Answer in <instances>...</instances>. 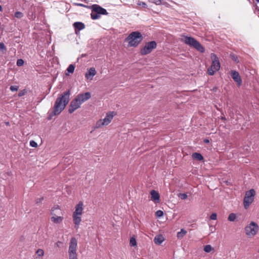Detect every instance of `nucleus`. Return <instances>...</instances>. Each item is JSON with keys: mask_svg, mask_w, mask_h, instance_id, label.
Returning a JSON list of instances; mask_svg holds the SVG:
<instances>
[{"mask_svg": "<svg viewBox=\"0 0 259 259\" xmlns=\"http://www.w3.org/2000/svg\"><path fill=\"white\" fill-rule=\"evenodd\" d=\"M70 91L69 90L61 94L56 99L54 108L51 112L52 116L59 114L68 104L70 99Z\"/></svg>", "mask_w": 259, "mask_h": 259, "instance_id": "obj_1", "label": "nucleus"}, {"mask_svg": "<svg viewBox=\"0 0 259 259\" xmlns=\"http://www.w3.org/2000/svg\"><path fill=\"white\" fill-rule=\"evenodd\" d=\"M143 36L141 33L138 31H134L130 33L126 37V40L128 41L129 47H136L143 40Z\"/></svg>", "mask_w": 259, "mask_h": 259, "instance_id": "obj_2", "label": "nucleus"}, {"mask_svg": "<svg viewBox=\"0 0 259 259\" xmlns=\"http://www.w3.org/2000/svg\"><path fill=\"white\" fill-rule=\"evenodd\" d=\"M92 12L91 13V18L93 20L99 19L101 15H107L108 13L106 10L98 5H93L91 6Z\"/></svg>", "mask_w": 259, "mask_h": 259, "instance_id": "obj_3", "label": "nucleus"}, {"mask_svg": "<svg viewBox=\"0 0 259 259\" xmlns=\"http://www.w3.org/2000/svg\"><path fill=\"white\" fill-rule=\"evenodd\" d=\"M182 40L186 45L195 48L198 51L201 53H203L204 52V49L203 46L194 38L191 36H185L183 38H182Z\"/></svg>", "mask_w": 259, "mask_h": 259, "instance_id": "obj_4", "label": "nucleus"}, {"mask_svg": "<svg viewBox=\"0 0 259 259\" xmlns=\"http://www.w3.org/2000/svg\"><path fill=\"white\" fill-rule=\"evenodd\" d=\"M255 195V191L253 189H251L245 192L243 199L244 207L245 209H247L249 205L252 203Z\"/></svg>", "mask_w": 259, "mask_h": 259, "instance_id": "obj_5", "label": "nucleus"}, {"mask_svg": "<svg viewBox=\"0 0 259 259\" xmlns=\"http://www.w3.org/2000/svg\"><path fill=\"white\" fill-rule=\"evenodd\" d=\"M77 245L76 239L74 237L71 238L68 250L69 259H77L76 253Z\"/></svg>", "mask_w": 259, "mask_h": 259, "instance_id": "obj_6", "label": "nucleus"}, {"mask_svg": "<svg viewBox=\"0 0 259 259\" xmlns=\"http://www.w3.org/2000/svg\"><path fill=\"white\" fill-rule=\"evenodd\" d=\"M259 227L258 225L254 222H251L245 228L246 234L249 236H254L258 232Z\"/></svg>", "mask_w": 259, "mask_h": 259, "instance_id": "obj_7", "label": "nucleus"}, {"mask_svg": "<svg viewBox=\"0 0 259 259\" xmlns=\"http://www.w3.org/2000/svg\"><path fill=\"white\" fill-rule=\"evenodd\" d=\"M113 112H109L107 113L105 117L103 119L99 120L96 124V127L100 128L102 126L109 124L113 117Z\"/></svg>", "mask_w": 259, "mask_h": 259, "instance_id": "obj_8", "label": "nucleus"}, {"mask_svg": "<svg viewBox=\"0 0 259 259\" xmlns=\"http://www.w3.org/2000/svg\"><path fill=\"white\" fill-rule=\"evenodd\" d=\"M157 44L155 41H151L146 44L145 46L141 49L140 53L143 55L150 53L152 50L156 48Z\"/></svg>", "mask_w": 259, "mask_h": 259, "instance_id": "obj_9", "label": "nucleus"}, {"mask_svg": "<svg viewBox=\"0 0 259 259\" xmlns=\"http://www.w3.org/2000/svg\"><path fill=\"white\" fill-rule=\"evenodd\" d=\"M210 58L212 60V63L210 67L213 68L215 71H218L221 67L218 57L215 54L211 53L210 55Z\"/></svg>", "mask_w": 259, "mask_h": 259, "instance_id": "obj_10", "label": "nucleus"}, {"mask_svg": "<svg viewBox=\"0 0 259 259\" xmlns=\"http://www.w3.org/2000/svg\"><path fill=\"white\" fill-rule=\"evenodd\" d=\"M81 104L80 101L75 97L70 103L68 112L70 113H73L76 109L80 107Z\"/></svg>", "mask_w": 259, "mask_h": 259, "instance_id": "obj_11", "label": "nucleus"}, {"mask_svg": "<svg viewBox=\"0 0 259 259\" xmlns=\"http://www.w3.org/2000/svg\"><path fill=\"white\" fill-rule=\"evenodd\" d=\"M76 97L82 104L89 100L91 97V95L90 92H86L83 94H79Z\"/></svg>", "mask_w": 259, "mask_h": 259, "instance_id": "obj_12", "label": "nucleus"}, {"mask_svg": "<svg viewBox=\"0 0 259 259\" xmlns=\"http://www.w3.org/2000/svg\"><path fill=\"white\" fill-rule=\"evenodd\" d=\"M231 76L233 80L237 83L238 85H240L242 83V80L239 75V73L235 70L231 71Z\"/></svg>", "mask_w": 259, "mask_h": 259, "instance_id": "obj_13", "label": "nucleus"}, {"mask_svg": "<svg viewBox=\"0 0 259 259\" xmlns=\"http://www.w3.org/2000/svg\"><path fill=\"white\" fill-rule=\"evenodd\" d=\"M83 210V203L81 201H79L78 203L75 206V210L73 212V214L81 215L82 213Z\"/></svg>", "mask_w": 259, "mask_h": 259, "instance_id": "obj_14", "label": "nucleus"}, {"mask_svg": "<svg viewBox=\"0 0 259 259\" xmlns=\"http://www.w3.org/2000/svg\"><path fill=\"white\" fill-rule=\"evenodd\" d=\"M96 74V69L94 67H92L85 73V76L88 79L92 80Z\"/></svg>", "mask_w": 259, "mask_h": 259, "instance_id": "obj_15", "label": "nucleus"}, {"mask_svg": "<svg viewBox=\"0 0 259 259\" xmlns=\"http://www.w3.org/2000/svg\"><path fill=\"white\" fill-rule=\"evenodd\" d=\"M73 26L75 28V32L77 30L80 31L83 29L85 28V25L84 23L80 22H76L73 23Z\"/></svg>", "mask_w": 259, "mask_h": 259, "instance_id": "obj_16", "label": "nucleus"}, {"mask_svg": "<svg viewBox=\"0 0 259 259\" xmlns=\"http://www.w3.org/2000/svg\"><path fill=\"white\" fill-rule=\"evenodd\" d=\"M151 195V199L156 202H159L160 200V196L159 193L155 190H152L150 192Z\"/></svg>", "mask_w": 259, "mask_h": 259, "instance_id": "obj_17", "label": "nucleus"}, {"mask_svg": "<svg viewBox=\"0 0 259 259\" xmlns=\"http://www.w3.org/2000/svg\"><path fill=\"white\" fill-rule=\"evenodd\" d=\"M60 212H61V210L58 205L53 207L51 209V214L53 215L52 217H58V214H59Z\"/></svg>", "mask_w": 259, "mask_h": 259, "instance_id": "obj_18", "label": "nucleus"}, {"mask_svg": "<svg viewBox=\"0 0 259 259\" xmlns=\"http://www.w3.org/2000/svg\"><path fill=\"white\" fill-rule=\"evenodd\" d=\"M73 219L75 224V227L77 229L81 221L80 215L73 214Z\"/></svg>", "mask_w": 259, "mask_h": 259, "instance_id": "obj_19", "label": "nucleus"}, {"mask_svg": "<svg viewBox=\"0 0 259 259\" xmlns=\"http://www.w3.org/2000/svg\"><path fill=\"white\" fill-rule=\"evenodd\" d=\"M163 241L164 238L161 235H156L154 239V241L155 243L157 245L161 244Z\"/></svg>", "mask_w": 259, "mask_h": 259, "instance_id": "obj_20", "label": "nucleus"}, {"mask_svg": "<svg viewBox=\"0 0 259 259\" xmlns=\"http://www.w3.org/2000/svg\"><path fill=\"white\" fill-rule=\"evenodd\" d=\"M192 157L194 160L201 161L203 159V156L199 153L195 152L192 155Z\"/></svg>", "mask_w": 259, "mask_h": 259, "instance_id": "obj_21", "label": "nucleus"}, {"mask_svg": "<svg viewBox=\"0 0 259 259\" xmlns=\"http://www.w3.org/2000/svg\"><path fill=\"white\" fill-rule=\"evenodd\" d=\"M51 221L55 224H60L63 220V217L61 216L56 217H52Z\"/></svg>", "mask_w": 259, "mask_h": 259, "instance_id": "obj_22", "label": "nucleus"}, {"mask_svg": "<svg viewBox=\"0 0 259 259\" xmlns=\"http://www.w3.org/2000/svg\"><path fill=\"white\" fill-rule=\"evenodd\" d=\"M187 233V231L184 229H182L180 232H178L177 233V237L178 238H182L184 237L185 235Z\"/></svg>", "mask_w": 259, "mask_h": 259, "instance_id": "obj_23", "label": "nucleus"}, {"mask_svg": "<svg viewBox=\"0 0 259 259\" xmlns=\"http://www.w3.org/2000/svg\"><path fill=\"white\" fill-rule=\"evenodd\" d=\"M75 69V66L73 64H70L67 68V71L68 73H73Z\"/></svg>", "mask_w": 259, "mask_h": 259, "instance_id": "obj_24", "label": "nucleus"}, {"mask_svg": "<svg viewBox=\"0 0 259 259\" xmlns=\"http://www.w3.org/2000/svg\"><path fill=\"white\" fill-rule=\"evenodd\" d=\"M212 249V248L210 245H206L204 247V251L207 253L210 252Z\"/></svg>", "mask_w": 259, "mask_h": 259, "instance_id": "obj_25", "label": "nucleus"}, {"mask_svg": "<svg viewBox=\"0 0 259 259\" xmlns=\"http://www.w3.org/2000/svg\"><path fill=\"white\" fill-rule=\"evenodd\" d=\"M236 219V214L233 213H231L228 217V220L231 222L234 221Z\"/></svg>", "mask_w": 259, "mask_h": 259, "instance_id": "obj_26", "label": "nucleus"}, {"mask_svg": "<svg viewBox=\"0 0 259 259\" xmlns=\"http://www.w3.org/2000/svg\"><path fill=\"white\" fill-rule=\"evenodd\" d=\"M130 244L131 246H135L137 245L136 239L134 237H132L130 239Z\"/></svg>", "mask_w": 259, "mask_h": 259, "instance_id": "obj_27", "label": "nucleus"}, {"mask_svg": "<svg viewBox=\"0 0 259 259\" xmlns=\"http://www.w3.org/2000/svg\"><path fill=\"white\" fill-rule=\"evenodd\" d=\"M23 16V14L19 11H17L15 13V17L19 19L22 18Z\"/></svg>", "mask_w": 259, "mask_h": 259, "instance_id": "obj_28", "label": "nucleus"}, {"mask_svg": "<svg viewBox=\"0 0 259 259\" xmlns=\"http://www.w3.org/2000/svg\"><path fill=\"white\" fill-rule=\"evenodd\" d=\"M215 71L213 69V68H211V67H210L209 68H208L207 69V73L209 75H212L214 74V72Z\"/></svg>", "mask_w": 259, "mask_h": 259, "instance_id": "obj_29", "label": "nucleus"}, {"mask_svg": "<svg viewBox=\"0 0 259 259\" xmlns=\"http://www.w3.org/2000/svg\"><path fill=\"white\" fill-rule=\"evenodd\" d=\"M36 254H37V255L38 256H42L44 255V251L42 249H38L37 251H36Z\"/></svg>", "mask_w": 259, "mask_h": 259, "instance_id": "obj_30", "label": "nucleus"}, {"mask_svg": "<svg viewBox=\"0 0 259 259\" xmlns=\"http://www.w3.org/2000/svg\"><path fill=\"white\" fill-rule=\"evenodd\" d=\"M24 64V61L22 59H19L17 61L16 64L18 66H21Z\"/></svg>", "mask_w": 259, "mask_h": 259, "instance_id": "obj_31", "label": "nucleus"}, {"mask_svg": "<svg viewBox=\"0 0 259 259\" xmlns=\"http://www.w3.org/2000/svg\"><path fill=\"white\" fill-rule=\"evenodd\" d=\"M6 51V47L4 42H0V51Z\"/></svg>", "mask_w": 259, "mask_h": 259, "instance_id": "obj_32", "label": "nucleus"}, {"mask_svg": "<svg viewBox=\"0 0 259 259\" xmlns=\"http://www.w3.org/2000/svg\"><path fill=\"white\" fill-rule=\"evenodd\" d=\"M179 198L182 200H185L187 198V195L186 193H180L179 195Z\"/></svg>", "mask_w": 259, "mask_h": 259, "instance_id": "obj_33", "label": "nucleus"}, {"mask_svg": "<svg viewBox=\"0 0 259 259\" xmlns=\"http://www.w3.org/2000/svg\"><path fill=\"white\" fill-rule=\"evenodd\" d=\"M156 216L160 218L163 215V212L162 210H157L155 213Z\"/></svg>", "mask_w": 259, "mask_h": 259, "instance_id": "obj_34", "label": "nucleus"}, {"mask_svg": "<svg viewBox=\"0 0 259 259\" xmlns=\"http://www.w3.org/2000/svg\"><path fill=\"white\" fill-rule=\"evenodd\" d=\"M10 89L12 92L17 91L18 89V87L16 85H11Z\"/></svg>", "mask_w": 259, "mask_h": 259, "instance_id": "obj_35", "label": "nucleus"}, {"mask_svg": "<svg viewBox=\"0 0 259 259\" xmlns=\"http://www.w3.org/2000/svg\"><path fill=\"white\" fill-rule=\"evenodd\" d=\"M30 145L32 147H36L37 146V144L33 140H31L30 141Z\"/></svg>", "mask_w": 259, "mask_h": 259, "instance_id": "obj_36", "label": "nucleus"}, {"mask_svg": "<svg viewBox=\"0 0 259 259\" xmlns=\"http://www.w3.org/2000/svg\"><path fill=\"white\" fill-rule=\"evenodd\" d=\"M138 5L143 8H146L147 7L146 4L143 2H139Z\"/></svg>", "mask_w": 259, "mask_h": 259, "instance_id": "obj_37", "label": "nucleus"}, {"mask_svg": "<svg viewBox=\"0 0 259 259\" xmlns=\"http://www.w3.org/2000/svg\"><path fill=\"white\" fill-rule=\"evenodd\" d=\"M210 219L212 220H215L217 219V215L215 213H212L210 216Z\"/></svg>", "mask_w": 259, "mask_h": 259, "instance_id": "obj_38", "label": "nucleus"}, {"mask_svg": "<svg viewBox=\"0 0 259 259\" xmlns=\"http://www.w3.org/2000/svg\"><path fill=\"white\" fill-rule=\"evenodd\" d=\"M232 59L235 62H236V63H238L239 62V60L238 59V57L236 56L232 55Z\"/></svg>", "mask_w": 259, "mask_h": 259, "instance_id": "obj_39", "label": "nucleus"}, {"mask_svg": "<svg viewBox=\"0 0 259 259\" xmlns=\"http://www.w3.org/2000/svg\"><path fill=\"white\" fill-rule=\"evenodd\" d=\"M152 3H153L156 5H159L161 4V0H150Z\"/></svg>", "mask_w": 259, "mask_h": 259, "instance_id": "obj_40", "label": "nucleus"}, {"mask_svg": "<svg viewBox=\"0 0 259 259\" xmlns=\"http://www.w3.org/2000/svg\"><path fill=\"white\" fill-rule=\"evenodd\" d=\"M44 200V197H40V198H37L35 200L36 201V203L37 204L38 203H39L40 202H41V201Z\"/></svg>", "mask_w": 259, "mask_h": 259, "instance_id": "obj_41", "label": "nucleus"}, {"mask_svg": "<svg viewBox=\"0 0 259 259\" xmlns=\"http://www.w3.org/2000/svg\"><path fill=\"white\" fill-rule=\"evenodd\" d=\"M204 142L205 143H209V140L208 139H204Z\"/></svg>", "mask_w": 259, "mask_h": 259, "instance_id": "obj_42", "label": "nucleus"}, {"mask_svg": "<svg viewBox=\"0 0 259 259\" xmlns=\"http://www.w3.org/2000/svg\"><path fill=\"white\" fill-rule=\"evenodd\" d=\"M61 243H62V242H60V241H58V242L56 243V245H57L58 247H59V245H60V244H61Z\"/></svg>", "mask_w": 259, "mask_h": 259, "instance_id": "obj_43", "label": "nucleus"}, {"mask_svg": "<svg viewBox=\"0 0 259 259\" xmlns=\"http://www.w3.org/2000/svg\"><path fill=\"white\" fill-rule=\"evenodd\" d=\"M217 90V88L216 87H214L213 88V91H216Z\"/></svg>", "mask_w": 259, "mask_h": 259, "instance_id": "obj_44", "label": "nucleus"}, {"mask_svg": "<svg viewBox=\"0 0 259 259\" xmlns=\"http://www.w3.org/2000/svg\"><path fill=\"white\" fill-rule=\"evenodd\" d=\"M78 6H85L83 4H77Z\"/></svg>", "mask_w": 259, "mask_h": 259, "instance_id": "obj_45", "label": "nucleus"}, {"mask_svg": "<svg viewBox=\"0 0 259 259\" xmlns=\"http://www.w3.org/2000/svg\"><path fill=\"white\" fill-rule=\"evenodd\" d=\"M2 6L0 5V12L2 11Z\"/></svg>", "mask_w": 259, "mask_h": 259, "instance_id": "obj_46", "label": "nucleus"}, {"mask_svg": "<svg viewBox=\"0 0 259 259\" xmlns=\"http://www.w3.org/2000/svg\"><path fill=\"white\" fill-rule=\"evenodd\" d=\"M222 119L223 120H225V117H223L222 118Z\"/></svg>", "mask_w": 259, "mask_h": 259, "instance_id": "obj_47", "label": "nucleus"}, {"mask_svg": "<svg viewBox=\"0 0 259 259\" xmlns=\"http://www.w3.org/2000/svg\"><path fill=\"white\" fill-rule=\"evenodd\" d=\"M19 96H22V95H21V93H19Z\"/></svg>", "mask_w": 259, "mask_h": 259, "instance_id": "obj_48", "label": "nucleus"}, {"mask_svg": "<svg viewBox=\"0 0 259 259\" xmlns=\"http://www.w3.org/2000/svg\"><path fill=\"white\" fill-rule=\"evenodd\" d=\"M257 3H259V0H256Z\"/></svg>", "mask_w": 259, "mask_h": 259, "instance_id": "obj_49", "label": "nucleus"}, {"mask_svg": "<svg viewBox=\"0 0 259 259\" xmlns=\"http://www.w3.org/2000/svg\"><path fill=\"white\" fill-rule=\"evenodd\" d=\"M9 122L6 123V124H7V125H9Z\"/></svg>", "mask_w": 259, "mask_h": 259, "instance_id": "obj_50", "label": "nucleus"}]
</instances>
